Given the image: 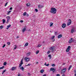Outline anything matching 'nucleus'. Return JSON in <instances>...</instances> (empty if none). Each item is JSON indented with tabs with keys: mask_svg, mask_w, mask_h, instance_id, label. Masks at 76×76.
I'll list each match as a JSON object with an SVG mask.
<instances>
[{
	"mask_svg": "<svg viewBox=\"0 0 76 76\" xmlns=\"http://www.w3.org/2000/svg\"><path fill=\"white\" fill-rule=\"evenodd\" d=\"M57 12V9L54 8H51L50 10V13H52L53 14H56Z\"/></svg>",
	"mask_w": 76,
	"mask_h": 76,
	"instance_id": "obj_1",
	"label": "nucleus"
},
{
	"mask_svg": "<svg viewBox=\"0 0 76 76\" xmlns=\"http://www.w3.org/2000/svg\"><path fill=\"white\" fill-rule=\"evenodd\" d=\"M54 46H52L50 47V50L52 51V52H53L54 51Z\"/></svg>",
	"mask_w": 76,
	"mask_h": 76,
	"instance_id": "obj_2",
	"label": "nucleus"
},
{
	"mask_svg": "<svg viewBox=\"0 0 76 76\" xmlns=\"http://www.w3.org/2000/svg\"><path fill=\"white\" fill-rule=\"evenodd\" d=\"M66 68L63 69L61 71V73H64L66 72Z\"/></svg>",
	"mask_w": 76,
	"mask_h": 76,
	"instance_id": "obj_3",
	"label": "nucleus"
},
{
	"mask_svg": "<svg viewBox=\"0 0 76 76\" xmlns=\"http://www.w3.org/2000/svg\"><path fill=\"white\" fill-rule=\"evenodd\" d=\"M7 19V21L6 23H9V20L10 19V16H7L6 17Z\"/></svg>",
	"mask_w": 76,
	"mask_h": 76,
	"instance_id": "obj_4",
	"label": "nucleus"
},
{
	"mask_svg": "<svg viewBox=\"0 0 76 76\" xmlns=\"http://www.w3.org/2000/svg\"><path fill=\"white\" fill-rule=\"evenodd\" d=\"M70 46H69L66 50V52H69V50H70Z\"/></svg>",
	"mask_w": 76,
	"mask_h": 76,
	"instance_id": "obj_5",
	"label": "nucleus"
},
{
	"mask_svg": "<svg viewBox=\"0 0 76 76\" xmlns=\"http://www.w3.org/2000/svg\"><path fill=\"white\" fill-rule=\"evenodd\" d=\"M25 60H26V62H28L29 60V58L26 57L24 58Z\"/></svg>",
	"mask_w": 76,
	"mask_h": 76,
	"instance_id": "obj_6",
	"label": "nucleus"
},
{
	"mask_svg": "<svg viewBox=\"0 0 76 76\" xmlns=\"http://www.w3.org/2000/svg\"><path fill=\"white\" fill-rule=\"evenodd\" d=\"M69 21H70V22H68L67 23V25H68V26H69V25H70L71 24V22H72V21L71 20V19H69Z\"/></svg>",
	"mask_w": 76,
	"mask_h": 76,
	"instance_id": "obj_7",
	"label": "nucleus"
},
{
	"mask_svg": "<svg viewBox=\"0 0 76 76\" xmlns=\"http://www.w3.org/2000/svg\"><path fill=\"white\" fill-rule=\"evenodd\" d=\"M38 7L39 9H41V8H42V7H44V5H38Z\"/></svg>",
	"mask_w": 76,
	"mask_h": 76,
	"instance_id": "obj_8",
	"label": "nucleus"
},
{
	"mask_svg": "<svg viewBox=\"0 0 76 76\" xmlns=\"http://www.w3.org/2000/svg\"><path fill=\"white\" fill-rule=\"evenodd\" d=\"M26 30V26H25L24 27V28H23V29L22 31L23 33V32H25Z\"/></svg>",
	"mask_w": 76,
	"mask_h": 76,
	"instance_id": "obj_9",
	"label": "nucleus"
},
{
	"mask_svg": "<svg viewBox=\"0 0 76 76\" xmlns=\"http://www.w3.org/2000/svg\"><path fill=\"white\" fill-rule=\"evenodd\" d=\"M72 42H73V38H71L69 40L68 42L69 43H72Z\"/></svg>",
	"mask_w": 76,
	"mask_h": 76,
	"instance_id": "obj_10",
	"label": "nucleus"
},
{
	"mask_svg": "<svg viewBox=\"0 0 76 76\" xmlns=\"http://www.w3.org/2000/svg\"><path fill=\"white\" fill-rule=\"evenodd\" d=\"M16 70V67H12L11 69V70L13 71V70Z\"/></svg>",
	"mask_w": 76,
	"mask_h": 76,
	"instance_id": "obj_11",
	"label": "nucleus"
},
{
	"mask_svg": "<svg viewBox=\"0 0 76 76\" xmlns=\"http://www.w3.org/2000/svg\"><path fill=\"white\" fill-rule=\"evenodd\" d=\"M50 71H53V72H54L55 71V69H54L53 68H51L50 69Z\"/></svg>",
	"mask_w": 76,
	"mask_h": 76,
	"instance_id": "obj_12",
	"label": "nucleus"
},
{
	"mask_svg": "<svg viewBox=\"0 0 76 76\" xmlns=\"http://www.w3.org/2000/svg\"><path fill=\"white\" fill-rule=\"evenodd\" d=\"M62 34H60L58 36V38H62Z\"/></svg>",
	"mask_w": 76,
	"mask_h": 76,
	"instance_id": "obj_13",
	"label": "nucleus"
},
{
	"mask_svg": "<svg viewBox=\"0 0 76 76\" xmlns=\"http://www.w3.org/2000/svg\"><path fill=\"white\" fill-rule=\"evenodd\" d=\"M62 28H64L65 27H66V24H63L62 25Z\"/></svg>",
	"mask_w": 76,
	"mask_h": 76,
	"instance_id": "obj_14",
	"label": "nucleus"
},
{
	"mask_svg": "<svg viewBox=\"0 0 76 76\" xmlns=\"http://www.w3.org/2000/svg\"><path fill=\"white\" fill-rule=\"evenodd\" d=\"M20 69H21L22 71H24L25 69H24V67L23 66H21L20 68Z\"/></svg>",
	"mask_w": 76,
	"mask_h": 76,
	"instance_id": "obj_15",
	"label": "nucleus"
},
{
	"mask_svg": "<svg viewBox=\"0 0 76 76\" xmlns=\"http://www.w3.org/2000/svg\"><path fill=\"white\" fill-rule=\"evenodd\" d=\"M11 26V25L10 24L9 25H8L7 26V27L6 28V29H8L9 28H10Z\"/></svg>",
	"mask_w": 76,
	"mask_h": 76,
	"instance_id": "obj_16",
	"label": "nucleus"
},
{
	"mask_svg": "<svg viewBox=\"0 0 76 76\" xmlns=\"http://www.w3.org/2000/svg\"><path fill=\"white\" fill-rule=\"evenodd\" d=\"M75 32V30L74 29L72 28L71 31V33H73Z\"/></svg>",
	"mask_w": 76,
	"mask_h": 76,
	"instance_id": "obj_17",
	"label": "nucleus"
},
{
	"mask_svg": "<svg viewBox=\"0 0 76 76\" xmlns=\"http://www.w3.org/2000/svg\"><path fill=\"white\" fill-rule=\"evenodd\" d=\"M26 6L27 7H29L30 6V3H28V4H26Z\"/></svg>",
	"mask_w": 76,
	"mask_h": 76,
	"instance_id": "obj_18",
	"label": "nucleus"
},
{
	"mask_svg": "<svg viewBox=\"0 0 76 76\" xmlns=\"http://www.w3.org/2000/svg\"><path fill=\"white\" fill-rule=\"evenodd\" d=\"M30 54H31V52H29L27 54V56H29Z\"/></svg>",
	"mask_w": 76,
	"mask_h": 76,
	"instance_id": "obj_19",
	"label": "nucleus"
},
{
	"mask_svg": "<svg viewBox=\"0 0 76 76\" xmlns=\"http://www.w3.org/2000/svg\"><path fill=\"white\" fill-rule=\"evenodd\" d=\"M20 64L22 65L23 64V60H21L20 63Z\"/></svg>",
	"mask_w": 76,
	"mask_h": 76,
	"instance_id": "obj_20",
	"label": "nucleus"
},
{
	"mask_svg": "<svg viewBox=\"0 0 76 76\" xmlns=\"http://www.w3.org/2000/svg\"><path fill=\"white\" fill-rule=\"evenodd\" d=\"M50 26H53V23H50Z\"/></svg>",
	"mask_w": 76,
	"mask_h": 76,
	"instance_id": "obj_21",
	"label": "nucleus"
},
{
	"mask_svg": "<svg viewBox=\"0 0 76 76\" xmlns=\"http://www.w3.org/2000/svg\"><path fill=\"white\" fill-rule=\"evenodd\" d=\"M44 72V69H42L40 71V72L41 73Z\"/></svg>",
	"mask_w": 76,
	"mask_h": 76,
	"instance_id": "obj_22",
	"label": "nucleus"
},
{
	"mask_svg": "<svg viewBox=\"0 0 76 76\" xmlns=\"http://www.w3.org/2000/svg\"><path fill=\"white\" fill-rule=\"evenodd\" d=\"M28 43L27 42L26 43L25 45V47H26V46H28Z\"/></svg>",
	"mask_w": 76,
	"mask_h": 76,
	"instance_id": "obj_23",
	"label": "nucleus"
},
{
	"mask_svg": "<svg viewBox=\"0 0 76 76\" xmlns=\"http://www.w3.org/2000/svg\"><path fill=\"white\" fill-rule=\"evenodd\" d=\"M71 67H72V65H71L69 66V68H68V70H70Z\"/></svg>",
	"mask_w": 76,
	"mask_h": 76,
	"instance_id": "obj_24",
	"label": "nucleus"
},
{
	"mask_svg": "<svg viewBox=\"0 0 76 76\" xmlns=\"http://www.w3.org/2000/svg\"><path fill=\"white\" fill-rule=\"evenodd\" d=\"M3 26H0V29H3Z\"/></svg>",
	"mask_w": 76,
	"mask_h": 76,
	"instance_id": "obj_25",
	"label": "nucleus"
},
{
	"mask_svg": "<svg viewBox=\"0 0 76 76\" xmlns=\"http://www.w3.org/2000/svg\"><path fill=\"white\" fill-rule=\"evenodd\" d=\"M2 21L3 22V23H5V22H6V20L4 19Z\"/></svg>",
	"mask_w": 76,
	"mask_h": 76,
	"instance_id": "obj_26",
	"label": "nucleus"
},
{
	"mask_svg": "<svg viewBox=\"0 0 76 76\" xmlns=\"http://www.w3.org/2000/svg\"><path fill=\"white\" fill-rule=\"evenodd\" d=\"M6 64H7V63L6 62H5L4 63V66H6Z\"/></svg>",
	"mask_w": 76,
	"mask_h": 76,
	"instance_id": "obj_27",
	"label": "nucleus"
},
{
	"mask_svg": "<svg viewBox=\"0 0 76 76\" xmlns=\"http://www.w3.org/2000/svg\"><path fill=\"white\" fill-rule=\"evenodd\" d=\"M11 11H9L8 12V13L7 14V15H9V13H10V12H11Z\"/></svg>",
	"mask_w": 76,
	"mask_h": 76,
	"instance_id": "obj_28",
	"label": "nucleus"
},
{
	"mask_svg": "<svg viewBox=\"0 0 76 76\" xmlns=\"http://www.w3.org/2000/svg\"><path fill=\"white\" fill-rule=\"evenodd\" d=\"M26 12H25L24 13H23V15L24 16H26Z\"/></svg>",
	"mask_w": 76,
	"mask_h": 76,
	"instance_id": "obj_29",
	"label": "nucleus"
},
{
	"mask_svg": "<svg viewBox=\"0 0 76 76\" xmlns=\"http://www.w3.org/2000/svg\"><path fill=\"white\" fill-rule=\"evenodd\" d=\"M15 47L14 48V49L15 50H16V48H17V46H16V45H15Z\"/></svg>",
	"mask_w": 76,
	"mask_h": 76,
	"instance_id": "obj_30",
	"label": "nucleus"
},
{
	"mask_svg": "<svg viewBox=\"0 0 76 76\" xmlns=\"http://www.w3.org/2000/svg\"><path fill=\"white\" fill-rule=\"evenodd\" d=\"M4 67V66H3L2 67H0V69H3Z\"/></svg>",
	"mask_w": 76,
	"mask_h": 76,
	"instance_id": "obj_31",
	"label": "nucleus"
},
{
	"mask_svg": "<svg viewBox=\"0 0 76 76\" xmlns=\"http://www.w3.org/2000/svg\"><path fill=\"white\" fill-rule=\"evenodd\" d=\"M54 37H55V36H53L51 38V39H53L54 38Z\"/></svg>",
	"mask_w": 76,
	"mask_h": 76,
	"instance_id": "obj_32",
	"label": "nucleus"
},
{
	"mask_svg": "<svg viewBox=\"0 0 76 76\" xmlns=\"http://www.w3.org/2000/svg\"><path fill=\"white\" fill-rule=\"evenodd\" d=\"M50 53V50L48 51L47 53V54H49Z\"/></svg>",
	"mask_w": 76,
	"mask_h": 76,
	"instance_id": "obj_33",
	"label": "nucleus"
},
{
	"mask_svg": "<svg viewBox=\"0 0 76 76\" xmlns=\"http://www.w3.org/2000/svg\"><path fill=\"white\" fill-rule=\"evenodd\" d=\"M39 50L37 51L36 52V54H38V53H39Z\"/></svg>",
	"mask_w": 76,
	"mask_h": 76,
	"instance_id": "obj_34",
	"label": "nucleus"
},
{
	"mask_svg": "<svg viewBox=\"0 0 76 76\" xmlns=\"http://www.w3.org/2000/svg\"><path fill=\"white\" fill-rule=\"evenodd\" d=\"M41 46V45H38L37 46V47H40Z\"/></svg>",
	"mask_w": 76,
	"mask_h": 76,
	"instance_id": "obj_35",
	"label": "nucleus"
},
{
	"mask_svg": "<svg viewBox=\"0 0 76 76\" xmlns=\"http://www.w3.org/2000/svg\"><path fill=\"white\" fill-rule=\"evenodd\" d=\"M31 64H28L27 65V66H31Z\"/></svg>",
	"mask_w": 76,
	"mask_h": 76,
	"instance_id": "obj_36",
	"label": "nucleus"
},
{
	"mask_svg": "<svg viewBox=\"0 0 76 76\" xmlns=\"http://www.w3.org/2000/svg\"><path fill=\"white\" fill-rule=\"evenodd\" d=\"M46 66H50V64H48L46 65Z\"/></svg>",
	"mask_w": 76,
	"mask_h": 76,
	"instance_id": "obj_37",
	"label": "nucleus"
},
{
	"mask_svg": "<svg viewBox=\"0 0 76 76\" xmlns=\"http://www.w3.org/2000/svg\"><path fill=\"white\" fill-rule=\"evenodd\" d=\"M7 44H8V45H10V42H8Z\"/></svg>",
	"mask_w": 76,
	"mask_h": 76,
	"instance_id": "obj_38",
	"label": "nucleus"
},
{
	"mask_svg": "<svg viewBox=\"0 0 76 76\" xmlns=\"http://www.w3.org/2000/svg\"><path fill=\"white\" fill-rule=\"evenodd\" d=\"M55 66V64H53L52 65V66H53V67L54 66Z\"/></svg>",
	"mask_w": 76,
	"mask_h": 76,
	"instance_id": "obj_39",
	"label": "nucleus"
},
{
	"mask_svg": "<svg viewBox=\"0 0 76 76\" xmlns=\"http://www.w3.org/2000/svg\"><path fill=\"white\" fill-rule=\"evenodd\" d=\"M5 46H6V45L4 44L3 46H2V48H4Z\"/></svg>",
	"mask_w": 76,
	"mask_h": 76,
	"instance_id": "obj_40",
	"label": "nucleus"
},
{
	"mask_svg": "<svg viewBox=\"0 0 76 76\" xmlns=\"http://www.w3.org/2000/svg\"><path fill=\"white\" fill-rule=\"evenodd\" d=\"M48 56L49 57H51V54H50V55H48Z\"/></svg>",
	"mask_w": 76,
	"mask_h": 76,
	"instance_id": "obj_41",
	"label": "nucleus"
},
{
	"mask_svg": "<svg viewBox=\"0 0 76 76\" xmlns=\"http://www.w3.org/2000/svg\"><path fill=\"white\" fill-rule=\"evenodd\" d=\"M7 3H8V2H7L5 4V6H7Z\"/></svg>",
	"mask_w": 76,
	"mask_h": 76,
	"instance_id": "obj_42",
	"label": "nucleus"
},
{
	"mask_svg": "<svg viewBox=\"0 0 76 76\" xmlns=\"http://www.w3.org/2000/svg\"><path fill=\"white\" fill-rule=\"evenodd\" d=\"M38 9H35V11H36V12H38Z\"/></svg>",
	"mask_w": 76,
	"mask_h": 76,
	"instance_id": "obj_43",
	"label": "nucleus"
},
{
	"mask_svg": "<svg viewBox=\"0 0 76 76\" xmlns=\"http://www.w3.org/2000/svg\"><path fill=\"white\" fill-rule=\"evenodd\" d=\"M6 71V69H5V70H4L3 72H4H4H5Z\"/></svg>",
	"mask_w": 76,
	"mask_h": 76,
	"instance_id": "obj_44",
	"label": "nucleus"
},
{
	"mask_svg": "<svg viewBox=\"0 0 76 76\" xmlns=\"http://www.w3.org/2000/svg\"><path fill=\"white\" fill-rule=\"evenodd\" d=\"M23 20H21L20 21V22H21V23H23Z\"/></svg>",
	"mask_w": 76,
	"mask_h": 76,
	"instance_id": "obj_45",
	"label": "nucleus"
},
{
	"mask_svg": "<svg viewBox=\"0 0 76 76\" xmlns=\"http://www.w3.org/2000/svg\"><path fill=\"white\" fill-rule=\"evenodd\" d=\"M13 9V8L12 7H10V10H12V9Z\"/></svg>",
	"mask_w": 76,
	"mask_h": 76,
	"instance_id": "obj_46",
	"label": "nucleus"
},
{
	"mask_svg": "<svg viewBox=\"0 0 76 76\" xmlns=\"http://www.w3.org/2000/svg\"><path fill=\"white\" fill-rule=\"evenodd\" d=\"M60 76V75L58 74H57L56 75V76Z\"/></svg>",
	"mask_w": 76,
	"mask_h": 76,
	"instance_id": "obj_47",
	"label": "nucleus"
},
{
	"mask_svg": "<svg viewBox=\"0 0 76 76\" xmlns=\"http://www.w3.org/2000/svg\"><path fill=\"white\" fill-rule=\"evenodd\" d=\"M22 66V64H20L19 65V67H20V66Z\"/></svg>",
	"mask_w": 76,
	"mask_h": 76,
	"instance_id": "obj_48",
	"label": "nucleus"
},
{
	"mask_svg": "<svg viewBox=\"0 0 76 76\" xmlns=\"http://www.w3.org/2000/svg\"><path fill=\"white\" fill-rule=\"evenodd\" d=\"M55 34L56 35V34H57V32H55Z\"/></svg>",
	"mask_w": 76,
	"mask_h": 76,
	"instance_id": "obj_49",
	"label": "nucleus"
},
{
	"mask_svg": "<svg viewBox=\"0 0 76 76\" xmlns=\"http://www.w3.org/2000/svg\"><path fill=\"white\" fill-rule=\"evenodd\" d=\"M18 76H20V74L19 73Z\"/></svg>",
	"mask_w": 76,
	"mask_h": 76,
	"instance_id": "obj_50",
	"label": "nucleus"
},
{
	"mask_svg": "<svg viewBox=\"0 0 76 76\" xmlns=\"http://www.w3.org/2000/svg\"><path fill=\"white\" fill-rule=\"evenodd\" d=\"M28 75H29V76H30L31 75V74H30L29 73H28Z\"/></svg>",
	"mask_w": 76,
	"mask_h": 76,
	"instance_id": "obj_51",
	"label": "nucleus"
},
{
	"mask_svg": "<svg viewBox=\"0 0 76 76\" xmlns=\"http://www.w3.org/2000/svg\"><path fill=\"white\" fill-rule=\"evenodd\" d=\"M27 16H28L29 15H28V14H27L26 15Z\"/></svg>",
	"mask_w": 76,
	"mask_h": 76,
	"instance_id": "obj_52",
	"label": "nucleus"
},
{
	"mask_svg": "<svg viewBox=\"0 0 76 76\" xmlns=\"http://www.w3.org/2000/svg\"><path fill=\"white\" fill-rule=\"evenodd\" d=\"M47 64H46V62H45L44 64V65H45V66H46Z\"/></svg>",
	"mask_w": 76,
	"mask_h": 76,
	"instance_id": "obj_53",
	"label": "nucleus"
},
{
	"mask_svg": "<svg viewBox=\"0 0 76 76\" xmlns=\"http://www.w3.org/2000/svg\"><path fill=\"white\" fill-rule=\"evenodd\" d=\"M65 63H64L63 64V65H65Z\"/></svg>",
	"mask_w": 76,
	"mask_h": 76,
	"instance_id": "obj_54",
	"label": "nucleus"
},
{
	"mask_svg": "<svg viewBox=\"0 0 76 76\" xmlns=\"http://www.w3.org/2000/svg\"><path fill=\"white\" fill-rule=\"evenodd\" d=\"M62 76H65V75L63 74V75H62Z\"/></svg>",
	"mask_w": 76,
	"mask_h": 76,
	"instance_id": "obj_55",
	"label": "nucleus"
},
{
	"mask_svg": "<svg viewBox=\"0 0 76 76\" xmlns=\"http://www.w3.org/2000/svg\"><path fill=\"white\" fill-rule=\"evenodd\" d=\"M4 72L3 71L2 74V75H3V74H4Z\"/></svg>",
	"mask_w": 76,
	"mask_h": 76,
	"instance_id": "obj_56",
	"label": "nucleus"
},
{
	"mask_svg": "<svg viewBox=\"0 0 76 76\" xmlns=\"http://www.w3.org/2000/svg\"><path fill=\"white\" fill-rule=\"evenodd\" d=\"M49 58L50 59H51V57H50Z\"/></svg>",
	"mask_w": 76,
	"mask_h": 76,
	"instance_id": "obj_57",
	"label": "nucleus"
},
{
	"mask_svg": "<svg viewBox=\"0 0 76 76\" xmlns=\"http://www.w3.org/2000/svg\"><path fill=\"white\" fill-rule=\"evenodd\" d=\"M42 76H46V75H44Z\"/></svg>",
	"mask_w": 76,
	"mask_h": 76,
	"instance_id": "obj_58",
	"label": "nucleus"
},
{
	"mask_svg": "<svg viewBox=\"0 0 76 76\" xmlns=\"http://www.w3.org/2000/svg\"><path fill=\"white\" fill-rule=\"evenodd\" d=\"M54 41H55V40H53V42H54Z\"/></svg>",
	"mask_w": 76,
	"mask_h": 76,
	"instance_id": "obj_59",
	"label": "nucleus"
},
{
	"mask_svg": "<svg viewBox=\"0 0 76 76\" xmlns=\"http://www.w3.org/2000/svg\"><path fill=\"white\" fill-rule=\"evenodd\" d=\"M38 62H37V63H36V64H38Z\"/></svg>",
	"mask_w": 76,
	"mask_h": 76,
	"instance_id": "obj_60",
	"label": "nucleus"
},
{
	"mask_svg": "<svg viewBox=\"0 0 76 76\" xmlns=\"http://www.w3.org/2000/svg\"><path fill=\"white\" fill-rule=\"evenodd\" d=\"M75 73H76V71H75Z\"/></svg>",
	"mask_w": 76,
	"mask_h": 76,
	"instance_id": "obj_61",
	"label": "nucleus"
},
{
	"mask_svg": "<svg viewBox=\"0 0 76 76\" xmlns=\"http://www.w3.org/2000/svg\"><path fill=\"white\" fill-rule=\"evenodd\" d=\"M75 76H76V74H75Z\"/></svg>",
	"mask_w": 76,
	"mask_h": 76,
	"instance_id": "obj_62",
	"label": "nucleus"
},
{
	"mask_svg": "<svg viewBox=\"0 0 76 76\" xmlns=\"http://www.w3.org/2000/svg\"><path fill=\"white\" fill-rule=\"evenodd\" d=\"M19 38V37H17V38Z\"/></svg>",
	"mask_w": 76,
	"mask_h": 76,
	"instance_id": "obj_63",
	"label": "nucleus"
}]
</instances>
